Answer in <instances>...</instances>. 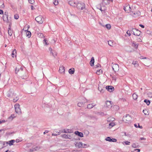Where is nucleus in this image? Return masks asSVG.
I'll use <instances>...</instances> for the list:
<instances>
[{"label":"nucleus","instance_id":"obj_1","mask_svg":"<svg viewBox=\"0 0 152 152\" xmlns=\"http://www.w3.org/2000/svg\"><path fill=\"white\" fill-rule=\"evenodd\" d=\"M15 73L18 74L19 76L23 79L26 78L27 76L26 75V70L25 69L23 70L20 65H18L15 69Z\"/></svg>","mask_w":152,"mask_h":152},{"label":"nucleus","instance_id":"obj_2","mask_svg":"<svg viewBox=\"0 0 152 152\" xmlns=\"http://www.w3.org/2000/svg\"><path fill=\"white\" fill-rule=\"evenodd\" d=\"M132 118L130 115L127 114L123 118V121L125 123L129 124L131 122Z\"/></svg>","mask_w":152,"mask_h":152},{"label":"nucleus","instance_id":"obj_3","mask_svg":"<svg viewBox=\"0 0 152 152\" xmlns=\"http://www.w3.org/2000/svg\"><path fill=\"white\" fill-rule=\"evenodd\" d=\"M35 20L39 24H41L43 23L44 20V18L42 17V16L41 15H39L36 18Z\"/></svg>","mask_w":152,"mask_h":152},{"label":"nucleus","instance_id":"obj_4","mask_svg":"<svg viewBox=\"0 0 152 152\" xmlns=\"http://www.w3.org/2000/svg\"><path fill=\"white\" fill-rule=\"evenodd\" d=\"M20 106V105L18 104H16L14 106L15 112L18 114H21V113Z\"/></svg>","mask_w":152,"mask_h":152},{"label":"nucleus","instance_id":"obj_5","mask_svg":"<svg viewBox=\"0 0 152 152\" xmlns=\"http://www.w3.org/2000/svg\"><path fill=\"white\" fill-rule=\"evenodd\" d=\"M7 94L8 97H12L15 96V94L14 93V91L12 89H10L7 92Z\"/></svg>","mask_w":152,"mask_h":152},{"label":"nucleus","instance_id":"obj_6","mask_svg":"<svg viewBox=\"0 0 152 152\" xmlns=\"http://www.w3.org/2000/svg\"><path fill=\"white\" fill-rule=\"evenodd\" d=\"M49 51L50 52V55L52 56L54 58H55L57 54V52L54 50H53L51 47L49 48Z\"/></svg>","mask_w":152,"mask_h":152},{"label":"nucleus","instance_id":"obj_7","mask_svg":"<svg viewBox=\"0 0 152 152\" xmlns=\"http://www.w3.org/2000/svg\"><path fill=\"white\" fill-rule=\"evenodd\" d=\"M106 106H105V110H109L112 107L111 102V101H107L106 102Z\"/></svg>","mask_w":152,"mask_h":152},{"label":"nucleus","instance_id":"obj_8","mask_svg":"<svg viewBox=\"0 0 152 152\" xmlns=\"http://www.w3.org/2000/svg\"><path fill=\"white\" fill-rule=\"evenodd\" d=\"M131 32H133L134 35L137 36H139L141 34V32L136 28H133L131 31Z\"/></svg>","mask_w":152,"mask_h":152},{"label":"nucleus","instance_id":"obj_9","mask_svg":"<svg viewBox=\"0 0 152 152\" xmlns=\"http://www.w3.org/2000/svg\"><path fill=\"white\" fill-rule=\"evenodd\" d=\"M76 6L78 9H80L81 10H83L85 8V4L83 3H78L77 4H76Z\"/></svg>","mask_w":152,"mask_h":152},{"label":"nucleus","instance_id":"obj_10","mask_svg":"<svg viewBox=\"0 0 152 152\" xmlns=\"http://www.w3.org/2000/svg\"><path fill=\"white\" fill-rule=\"evenodd\" d=\"M106 89L107 90L110 92H112L115 90V88L111 86H107L105 87Z\"/></svg>","mask_w":152,"mask_h":152},{"label":"nucleus","instance_id":"obj_11","mask_svg":"<svg viewBox=\"0 0 152 152\" xmlns=\"http://www.w3.org/2000/svg\"><path fill=\"white\" fill-rule=\"evenodd\" d=\"M112 67L113 69L115 72L118 71L119 69V66L117 64H113Z\"/></svg>","mask_w":152,"mask_h":152},{"label":"nucleus","instance_id":"obj_12","mask_svg":"<svg viewBox=\"0 0 152 152\" xmlns=\"http://www.w3.org/2000/svg\"><path fill=\"white\" fill-rule=\"evenodd\" d=\"M124 10L126 12L129 13L130 12L131 8L129 5H125L124 6Z\"/></svg>","mask_w":152,"mask_h":152},{"label":"nucleus","instance_id":"obj_13","mask_svg":"<svg viewBox=\"0 0 152 152\" xmlns=\"http://www.w3.org/2000/svg\"><path fill=\"white\" fill-rule=\"evenodd\" d=\"M105 140L106 141H108L110 142H116L117 141V140L115 138H111L110 137H107L105 139Z\"/></svg>","mask_w":152,"mask_h":152},{"label":"nucleus","instance_id":"obj_14","mask_svg":"<svg viewBox=\"0 0 152 152\" xmlns=\"http://www.w3.org/2000/svg\"><path fill=\"white\" fill-rule=\"evenodd\" d=\"M98 86L99 90L101 92L103 93L104 91V90H103V88H104V86L101 84H99Z\"/></svg>","mask_w":152,"mask_h":152},{"label":"nucleus","instance_id":"obj_15","mask_svg":"<svg viewBox=\"0 0 152 152\" xmlns=\"http://www.w3.org/2000/svg\"><path fill=\"white\" fill-rule=\"evenodd\" d=\"M107 123H106V125H107L108 126L107 127L109 129H111L113 126H114L116 124L114 122H111L109 123V124L107 125Z\"/></svg>","mask_w":152,"mask_h":152},{"label":"nucleus","instance_id":"obj_16","mask_svg":"<svg viewBox=\"0 0 152 152\" xmlns=\"http://www.w3.org/2000/svg\"><path fill=\"white\" fill-rule=\"evenodd\" d=\"M65 71V68L63 66H60L59 70V71L60 73H64Z\"/></svg>","mask_w":152,"mask_h":152},{"label":"nucleus","instance_id":"obj_17","mask_svg":"<svg viewBox=\"0 0 152 152\" xmlns=\"http://www.w3.org/2000/svg\"><path fill=\"white\" fill-rule=\"evenodd\" d=\"M75 134L77 135H78L80 137H83V134L81 132H80L78 131H76L75 132Z\"/></svg>","mask_w":152,"mask_h":152},{"label":"nucleus","instance_id":"obj_18","mask_svg":"<svg viewBox=\"0 0 152 152\" xmlns=\"http://www.w3.org/2000/svg\"><path fill=\"white\" fill-rule=\"evenodd\" d=\"M15 142V140H11L9 141L8 142H6V144L7 145L8 144L10 146L13 145V143Z\"/></svg>","mask_w":152,"mask_h":152},{"label":"nucleus","instance_id":"obj_19","mask_svg":"<svg viewBox=\"0 0 152 152\" xmlns=\"http://www.w3.org/2000/svg\"><path fill=\"white\" fill-rule=\"evenodd\" d=\"M37 90L36 88L35 87L31 88L29 92L31 94H34L36 92Z\"/></svg>","mask_w":152,"mask_h":152},{"label":"nucleus","instance_id":"obj_20","mask_svg":"<svg viewBox=\"0 0 152 152\" xmlns=\"http://www.w3.org/2000/svg\"><path fill=\"white\" fill-rule=\"evenodd\" d=\"M61 132L66 133H71L72 132V130L71 129H64L61 131Z\"/></svg>","mask_w":152,"mask_h":152},{"label":"nucleus","instance_id":"obj_21","mask_svg":"<svg viewBox=\"0 0 152 152\" xmlns=\"http://www.w3.org/2000/svg\"><path fill=\"white\" fill-rule=\"evenodd\" d=\"M2 18L3 20L4 21H6L7 23L9 22L8 20V15H3V16Z\"/></svg>","mask_w":152,"mask_h":152},{"label":"nucleus","instance_id":"obj_22","mask_svg":"<svg viewBox=\"0 0 152 152\" xmlns=\"http://www.w3.org/2000/svg\"><path fill=\"white\" fill-rule=\"evenodd\" d=\"M115 120V118L110 117L107 119V121L109 123L113 122Z\"/></svg>","mask_w":152,"mask_h":152},{"label":"nucleus","instance_id":"obj_23","mask_svg":"<svg viewBox=\"0 0 152 152\" xmlns=\"http://www.w3.org/2000/svg\"><path fill=\"white\" fill-rule=\"evenodd\" d=\"M96 105V104H94V103L89 104L87 105V108L88 109H91Z\"/></svg>","mask_w":152,"mask_h":152},{"label":"nucleus","instance_id":"obj_24","mask_svg":"<svg viewBox=\"0 0 152 152\" xmlns=\"http://www.w3.org/2000/svg\"><path fill=\"white\" fill-rule=\"evenodd\" d=\"M17 115L15 114H12L8 118V120L10 121H12L13 119L16 117Z\"/></svg>","mask_w":152,"mask_h":152},{"label":"nucleus","instance_id":"obj_25","mask_svg":"<svg viewBox=\"0 0 152 152\" xmlns=\"http://www.w3.org/2000/svg\"><path fill=\"white\" fill-rule=\"evenodd\" d=\"M103 3H102V6H101L100 4V7H97V8L100 10L102 12L103 11L104 12V6L103 5Z\"/></svg>","mask_w":152,"mask_h":152},{"label":"nucleus","instance_id":"obj_26","mask_svg":"<svg viewBox=\"0 0 152 152\" xmlns=\"http://www.w3.org/2000/svg\"><path fill=\"white\" fill-rule=\"evenodd\" d=\"M94 57H92L90 62V64L91 66H93L94 65Z\"/></svg>","mask_w":152,"mask_h":152},{"label":"nucleus","instance_id":"obj_27","mask_svg":"<svg viewBox=\"0 0 152 152\" xmlns=\"http://www.w3.org/2000/svg\"><path fill=\"white\" fill-rule=\"evenodd\" d=\"M75 146L78 148H82V142H79L76 143Z\"/></svg>","mask_w":152,"mask_h":152},{"label":"nucleus","instance_id":"obj_28","mask_svg":"<svg viewBox=\"0 0 152 152\" xmlns=\"http://www.w3.org/2000/svg\"><path fill=\"white\" fill-rule=\"evenodd\" d=\"M69 4L71 6L75 7L76 6V4L73 1H69L68 2Z\"/></svg>","mask_w":152,"mask_h":152},{"label":"nucleus","instance_id":"obj_29","mask_svg":"<svg viewBox=\"0 0 152 152\" xmlns=\"http://www.w3.org/2000/svg\"><path fill=\"white\" fill-rule=\"evenodd\" d=\"M109 45L111 47H114L115 46V44L112 41L110 40L108 41Z\"/></svg>","mask_w":152,"mask_h":152},{"label":"nucleus","instance_id":"obj_30","mask_svg":"<svg viewBox=\"0 0 152 152\" xmlns=\"http://www.w3.org/2000/svg\"><path fill=\"white\" fill-rule=\"evenodd\" d=\"M132 64L134 65L135 67H137L139 66V64L137 61H133L132 62Z\"/></svg>","mask_w":152,"mask_h":152},{"label":"nucleus","instance_id":"obj_31","mask_svg":"<svg viewBox=\"0 0 152 152\" xmlns=\"http://www.w3.org/2000/svg\"><path fill=\"white\" fill-rule=\"evenodd\" d=\"M11 27L9 25V30L8 31V33L9 34V35L10 36H11L12 34V30L11 29Z\"/></svg>","mask_w":152,"mask_h":152},{"label":"nucleus","instance_id":"obj_32","mask_svg":"<svg viewBox=\"0 0 152 152\" xmlns=\"http://www.w3.org/2000/svg\"><path fill=\"white\" fill-rule=\"evenodd\" d=\"M75 69L74 68H72L69 70V72L71 74H72L74 73L75 72Z\"/></svg>","mask_w":152,"mask_h":152},{"label":"nucleus","instance_id":"obj_33","mask_svg":"<svg viewBox=\"0 0 152 152\" xmlns=\"http://www.w3.org/2000/svg\"><path fill=\"white\" fill-rule=\"evenodd\" d=\"M132 147L134 148H137L139 147V145L137 143H134L132 145Z\"/></svg>","mask_w":152,"mask_h":152},{"label":"nucleus","instance_id":"obj_34","mask_svg":"<svg viewBox=\"0 0 152 152\" xmlns=\"http://www.w3.org/2000/svg\"><path fill=\"white\" fill-rule=\"evenodd\" d=\"M132 47L136 49H137V48L138 45V44H135V43L134 41L132 42Z\"/></svg>","mask_w":152,"mask_h":152},{"label":"nucleus","instance_id":"obj_35","mask_svg":"<svg viewBox=\"0 0 152 152\" xmlns=\"http://www.w3.org/2000/svg\"><path fill=\"white\" fill-rule=\"evenodd\" d=\"M16 50L15 49L12 51V57L14 58V56H16Z\"/></svg>","mask_w":152,"mask_h":152},{"label":"nucleus","instance_id":"obj_36","mask_svg":"<svg viewBox=\"0 0 152 152\" xmlns=\"http://www.w3.org/2000/svg\"><path fill=\"white\" fill-rule=\"evenodd\" d=\"M61 136L62 137L65 138L66 139L69 138V137H71V136L69 135H66L65 134L62 135H61Z\"/></svg>","mask_w":152,"mask_h":152},{"label":"nucleus","instance_id":"obj_37","mask_svg":"<svg viewBox=\"0 0 152 152\" xmlns=\"http://www.w3.org/2000/svg\"><path fill=\"white\" fill-rule=\"evenodd\" d=\"M26 34L27 37H28V38H29L31 37V33L30 31H27L26 32Z\"/></svg>","mask_w":152,"mask_h":152},{"label":"nucleus","instance_id":"obj_38","mask_svg":"<svg viewBox=\"0 0 152 152\" xmlns=\"http://www.w3.org/2000/svg\"><path fill=\"white\" fill-rule=\"evenodd\" d=\"M84 102H79L77 104V105L78 106L82 107H83L84 104Z\"/></svg>","mask_w":152,"mask_h":152},{"label":"nucleus","instance_id":"obj_39","mask_svg":"<svg viewBox=\"0 0 152 152\" xmlns=\"http://www.w3.org/2000/svg\"><path fill=\"white\" fill-rule=\"evenodd\" d=\"M132 96L134 100H136L137 99V95L135 93H134L132 95Z\"/></svg>","mask_w":152,"mask_h":152},{"label":"nucleus","instance_id":"obj_40","mask_svg":"<svg viewBox=\"0 0 152 152\" xmlns=\"http://www.w3.org/2000/svg\"><path fill=\"white\" fill-rule=\"evenodd\" d=\"M105 27H106L108 30H109L111 28V26L110 24H107L105 25Z\"/></svg>","mask_w":152,"mask_h":152},{"label":"nucleus","instance_id":"obj_41","mask_svg":"<svg viewBox=\"0 0 152 152\" xmlns=\"http://www.w3.org/2000/svg\"><path fill=\"white\" fill-rule=\"evenodd\" d=\"M144 102L146 103L148 105H149L150 103V101L147 99L144 100Z\"/></svg>","mask_w":152,"mask_h":152},{"label":"nucleus","instance_id":"obj_42","mask_svg":"<svg viewBox=\"0 0 152 152\" xmlns=\"http://www.w3.org/2000/svg\"><path fill=\"white\" fill-rule=\"evenodd\" d=\"M56 133H53L52 134V136H57L58 135H59L61 134V132H56Z\"/></svg>","mask_w":152,"mask_h":152},{"label":"nucleus","instance_id":"obj_43","mask_svg":"<svg viewBox=\"0 0 152 152\" xmlns=\"http://www.w3.org/2000/svg\"><path fill=\"white\" fill-rule=\"evenodd\" d=\"M1 5H0V8H4V4L2 0H1ZM1 2V0H0V3Z\"/></svg>","mask_w":152,"mask_h":152},{"label":"nucleus","instance_id":"obj_44","mask_svg":"<svg viewBox=\"0 0 152 152\" xmlns=\"http://www.w3.org/2000/svg\"><path fill=\"white\" fill-rule=\"evenodd\" d=\"M134 126L135 127H136V128L139 127L141 129H142V126H140L139 125V124H138V126H137V125L136 124H134Z\"/></svg>","mask_w":152,"mask_h":152},{"label":"nucleus","instance_id":"obj_45","mask_svg":"<svg viewBox=\"0 0 152 152\" xmlns=\"http://www.w3.org/2000/svg\"><path fill=\"white\" fill-rule=\"evenodd\" d=\"M43 43L45 44L46 45H48V43L47 40L45 39L43 40Z\"/></svg>","mask_w":152,"mask_h":152},{"label":"nucleus","instance_id":"obj_46","mask_svg":"<svg viewBox=\"0 0 152 152\" xmlns=\"http://www.w3.org/2000/svg\"><path fill=\"white\" fill-rule=\"evenodd\" d=\"M19 99V97L18 96H16L15 98H14L13 99V102H16Z\"/></svg>","mask_w":152,"mask_h":152},{"label":"nucleus","instance_id":"obj_47","mask_svg":"<svg viewBox=\"0 0 152 152\" xmlns=\"http://www.w3.org/2000/svg\"><path fill=\"white\" fill-rule=\"evenodd\" d=\"M102 70L101 69H99V70H97L96 72L97 74L99 75L100 73H102Z\"/></svg>","mask_w":152,"mask_h":152},{"label":"nucleus","instance_id":"obj_48","mask_svg":"<svg viewBox=\"0 0 152 152\" xmlns=\"http://www.w3.org/2000/svg\"><path fill=\"white\" fill-rule=\"evenodd\" d=\"M53 4L55 5H57L58 4V0H55L53 2Z\"/></svg>","mask_w":152,"mask_h":152},{"label":"nucleus","instance_id":"obj_49","mask_svg":"<svg viewBox=\"0 0 152 152\" xmlns=\"http://www.w3.org/2000/svg\"><path fill=\"white\" fill-rule=\"evenodd\" d=\"M113 0H107V2L105 3V4L107 5L109 4L111 2H112Z\"/></svg>","mask_w":152,"mask_h":152},{"label":"nucleus","instance_id":"obj_50","mask_svg":"<svg viewBox=\"0 0 152 152\" xmlns=\"http://www.w3.org/2000/svg\"><path fill=\"white\" fill-rule=\"evenodd\" d=\"M28 1L31 4H32L34 3V0H28Z\"/></svg>","mask_w":152,"mask_h":152},{"label":"nucleus","instance_id":"obj_51","mask_svg":"<svg viewBox=\"0 0 152 152\" xmlns=\"http://www.w3.org/2000/svg\"><path fill=\"white\" fill-rule=\"evenodd\" d=\"M19 18L18 15L17 14H15L14 15V18L16 19H18Z\"/></svg>","mask_w":152,"mask_h":152},{"label":"nucleus","instance_id":"obj_52","mask_svg":"<svg viewBox=\"0 0 152 152\" xmlns=\"http://www.w3.org/2000/svg\"><path fill=\"white\" fill-rule=\"evenodd\" d=\"M124 142L125 143L126 145H129L130 144V142L128 141H126Z\"/></svg>","mask_w":152,"mask_h":152},{"label":"nucleus","instance_id":"obj_53","mask_svg":"<svg viewBox=\"0 0 152 152\" xmlns=\"http://www.w3.org/2000/svg\"><path fill=\"white\" fill-rule=\"evenodd\" d=\"M82 148H86L87 147V145L86 144H83L82 143Z\"/></svg>","mask_w":152,"mask_h":152},{"label":"nucleus","instance_id":"obj_54","mask_svg":"<svg viewBox=\"0 0 152 152\" xmlns=\"http://www.w3.org/2000/svg\"><path fill=\"white\" fill-rule=\"evenodd\" d=\"M33 149L34 150V151H36V150H37L38 149H39V148L38 147H36L33 148Z\"/></svg>","mask_w":152,"mask_h":152},{"label":"nucleus","instance_id":"obj_55","mask_svg":"<svg viewBox=\"0 0 152 152\" xmlns=\"http://www.w3.org/2000/svg\"><path fill=\"white\" fill-rule=\"evenodd\" d=\"M137 41L139 42H141L142 41V40H141V39L140 38H137Z\"/></svg>","mask_w":152,"mask_h":152},{"label":"nucleus","instance_id":"obj_56","mask_svg":"<svg viewBox=\"0 0 152 152\" xmlns=\"http://www.w3.org/2000/svg\"><path fill=\"white\" fill-rule=\"evenodd\" d=\"M126 33L129 35V36H130L131 34L130 33V31H128L127 32H126Z\"/></svg>","mask_w":152,"mask_h":152},{"label":"nucleus","instance_id":"obj_57","mask_svg":"<svg viewBox=\"0 0 152 152\" xmlns=\"http://www.w3.org/2000/svg\"><path fill=\"white\" fill-rule=\"evenodd\" d=\"M99 24L101 25L102 26H103V27H104V23H101V22H99Z\"/></svg>","mask_w":152,"mask_h":152},{"label":"nucleus","instance_id":"obj_58","mask_svg":"<svg viewBox=\"0 0 152 152\" xmlns=\"http://www.w3.org/2000/svg\"><path fill=\"white\" fill-rule=\"evenodd\" d=\"M39 36L41 37H44L43 36V34L42 33H40Z\"/></svg>","mask_w":152,"mask_h":152},{"label":"nucleus","instance_id":"obj_59","mask_svg":"<svg viewBox=\"0 0 152 152\" xmlns=\"http://www.w3.org/2000/svg\"><path fill=\"white\" fill-rule=\"evenodd\" d=\"M139 26L143 28H144L145 27L143 25L141 24H139Z\"/></svg>","mask_w":152,"mask_h":152},{"label":"nucleus","instance_id":"obj_60","mask_svg":"<svg viewBox=\"0 0 152 152\" xmlns=\"http://www.w3.org/2000/svg\"><path fill=\"white\" fill-rule=\"evenodd\" d=\"M5 121L4 120H2L1 121H0V124L2 123L5 122Z\"/></svg>","mask_w":152,"mask_h":152},{"label":"nucleus","instance_id":"obj_61","mask_svg":"<svg viewBox=\"0 0 152 152\" xmlns=\"http://www.w3.org/2000/svg\"><path fill=\"white\" fill-rule=\"evenodd\" d=\"M116 78L115 77H113V80H114V81H116Z\"/></svg>","mask_w":152,"mask_h":152},{"label":"nucleus","instance_id":"obj_62","mask_svg":"<svg viewBox=\"0 0 152 152\" xmlns=\"http://www.w3.org/2000/svg\"><path fill=\"white\" fill-rule=\"evenodd\" d=\"M140 140H145L146 139L144 137H141L140 138Z\"/></svg>","mask_w":152,"mask_h":152},{"label":"nucleus","instance_id":"obj_63","mask_svg":"<svg viewBox=\"0 0 152 152\" xmlns=\"http://www.w3.org/2000/svg\"><path fill=\"white\" fill-rule=\"evenodd\" d=\"M3 11L1 10H0V14H3Z\"/></svg>","mask_w":152,"mask_h":152},{"label":"nucleus","instance_id":"obj_64","mask_svg":"<svg viewBox=\"0 0 152 152\" xmlns=\"http://www.w3.org/2000/svg\"><path fill=\"white\" fill-rule=\"evenodd\" d=\"M135 151H137L138 152H140V149H135L134 150Z\"/></svg>","mask_w":152,"mask_h":152}]
</instances>
